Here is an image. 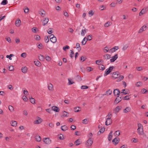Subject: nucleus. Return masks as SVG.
Wrapping results in <instances>:
<instances>
[{
    "label": "nucleus",
    "instance_id": "1",
    "mask_svg": "<svg viewBox=\"0 0 148 148\" xmlns=\"http://www.w3.org/2000/svg\"><path fill=\"white\" fill-rule=\"evenodd\" d=\"M138 133L140 135H142L143 134V126L140 123L138 124V128L137 129Z\"/></svg>",
    "mask_w": 148,
    "mask_h": 148
},
{
    "label": "nucleus",
    "instance_id": "2",
    "mask_svg": "<svg viewBox=\"0 0 148 148\" xmlns=\"http://www.w3.org/2000/svg\"><path fill=\"white\" fill-rule=\"evenodd\" d=\"M114 68L113 66H110L108 69H106L105 72V74H104V76H106L107 75L109 74L111 72H112Z\"/></svg>",
    "mask_w": 148,
    "mask_h": 148
},
{
    "label": "nucleus",
    "instance_id": "3",
    "mask_svg": "<svg viewBox=\"0 0 148 148\" xmlns=\"http://www.w3.org/2000/svg\"><path fill=\"white\" fill-rule=\"evenodd\" d=\"M93 143V140L91 138H89L87 140L86 143V146L87 147H90Z\"/></svg>",
    "mask_w": 148,
    "mask_h": 148
},
{
    "label": "nucleus",
    "instance_id": "4",
    "mask_svg": "<svg viewBox=\"0 0 148 148\" xmlns=\"http://www.w3.org/2000/svg\"><path fill=\"white\" fill-rule=\"evenodd\" d=\"M42 140L44 143L47 144H49L51 143V140L49 138H44Z\"/></svg>",
    "mask_w": 148,
    "mask_h": 148
},
{
    "label": "nucleus",
    "instance_id": "5",
    "mask_svg": "<svg viewBox=\"0 0 148 148\" xmlns=\"http://www.w3.org/2000/svg\"><path fill=\"white\" fill-rule=\"evenodd\" d=\"M119 73L118 71L114 72L112 73V77L114 79L117 78L119 76Z\"/></svg>",
    "mask_w": 148,
    "mask_h": 148
},
{
    "label": "nucleus",
    "instance_id": "6",
    "mask_svg": "<svg viewBox=\"0 0 148 148\" xmlns=\"http://www.w3.org/2000/svg\"><path fill=\"white\" fill-rule=\"evenodd\" d=\"M121 108L122 107L120 106H117L114 109V112L115 114H117L121 109Z\"/></svg>",
    "mask_w": 148,
    "mask_h": 148
},
{
    "label": "nucleus",
    "instance_id": "7",
    "mask_svg": "<svg viewBox=\"0 0 148 148\" xmlns=\"http://www.w3.org/2000/svg\"><path fill=\"white\" fill-rule=\"evenodd\" d=\"M122 98L121 97H119V96H118L114 101V104H117L119 103L122 100Z\"/></svg>",
    "mask_w": 148,
    "mask_h": 148
},
{
    "label": "nucleus",
    "instance_id": "8",
    "mask_svg": "<svg viewBox=\"0 0 148 148\" xmlns=\"http://www.w3.org/2000/svg\"><path fill=\"white\" fill-rule=\"evenodd\" d=\"M42 120L40 117H38L37 120L34 121V123L35 124H39L41 123Z\"/></svg>",
    "mask_w": 148,
    "mask_h": 148
},
{
    "label": "nucleus",
    "instance_id": "9",
    "mask_svg": "<svg viewBox=\"0 0 148 148\" xmlns=\"http://www.w3.org/2000/svg\"><path fill=\"white\" fill-rule=\"evenodd\" d=\"M112 123V120L109 118H106L105 125L107 126L110 125Z\"/></svg>",
    "mask_w": 148,
    "mask_h": 148
},
{
    "label": "nucleus",
    "instance_id": "10",
    "mask_svg": "<svg viewBox=\"0 0 148 148\" xmlns=\"http://www.w3.org/2000/svg\"><path fill=\"white\" fill-rule=\"evenodd\" d=\"M118 55L116 54L114 56H112V58L110 60L111 62H113L115 61L118 58Z\"/></svg>",
    "mask_w": 148,
    "mask_h": 148
},
{
    "label": "nucleus",
    "instance_id": "11",
    "mask_svg": "<svg viewBox=\"0 0 148 148\" xmlns=\"http://www.w3.org/2000/svg\"><path fill=\"white\" fill-rule=\"evenodd\" d=\"M113 93L115 96L119 95L120 92L118 89H114L113 91Z\"/></svg>",
    "mask_w": 148,
    "mask_h": 148
},
{
    "label": "nucleus",
    "instance_id": "12",
    "mask_svg": "<svg viewBox=\"0 0 148 148\" xmlns=\"http://www.w3.org/2000/svg\"><path fill=\"white\" fill-rule=\"evenodd\" d=\"M103 59L106 60L109 59L111 58V56L108 54L103 55Z\"/></svg>",
    "mask_w": 148,
    "mask_h": 148
},
{
    "label": "nucleus",
    "instance_id": "13",
    "mask_svg": "<svg viewBox=\"0 0 148 148\" xmlns=\"http://www.w3.org/2000/svg\"><path fill=\"white\" fill-rule=\"evenodd\" d=\"M131 110V108L129 107H127L123 110V112L124 113H127L130 112Z\"/></svg>",
    "mask_w": 148,
    "mask_h": 148
},
{
    "label": "nucleus",
    "instance_id": "14",
    "mask_svg": "<svg viewBox=\"0 0 148 148\" xmlns=\"http://www.w3.org/2000/svg\"><path fill=\"white\" fill-rule=\"evenodd\" d=\"M87 30L84 27H83V29L82 30L81 32V34L82 36H84L86 32V31Z\"/></svg>",
    "mask_w": 148,
    "mask_h": 148
},
{
    "label": "nucleus",
    "instance_id": "15",
    "mask_svg": "<svg viewBox=\"0 0 148 148\" xmlns=\"http://www.w3.org/2000/svg\"><path fill=\"white\" fill-rule=\"evenodd\" d=\"M51 109L52 110L56 112H58L59 111V110L58 107L56 106H53L51 107Z\"/></svg>",
    "mask_w": 148,
    "mask_h": 148
},
{
    "label": "nucleus",
    "instance_id": "16",
    "mask_svg": "<svg viewBox=\"0 0 148 148\" xmlns=\"http://www.w3.org/2000/svg\"><path fill=\"white\" fill-rule=\"evenodd\" d=\"M28 70L26 66H23L21 68L22 72L24 73H25L27 72Z\"/></svg>",
    "mask_w": 148,
    "mask_h": 148
},
{
    "label": "nucleus",
    "instance_id": "17",
    "mask_svg": "<svg viewBox=\"0 0 148 148\" xmlns=\"http://www.w3.org/2000/svg\"><path fill=\"white\" fill-rule=\"evenodd\" d=\"M119 49L118 46H115L110 49V51L112 53L114 52Z\"/></svg>",
    "mask_w": 148,
    "mask_h": 148
},
{
    "label": "nucleus",
    "instance_id": "18",
    "mask_svg": "<svg viewBox=\"0 0 148 148\" xmlns=\"http://www.w3.org/2000/svg\"><path fill=\"white\" fill-rule=\"evenodd\" d=\"M146 28H147V26H145V25H143V26H142V27H141V28L139 30L138 32L139 33H141L144 30V28L145 29V30H146Z\"/></svg>",
    "mask_w": 148,
    "mask_h": 148
},
{
    "label": "nucleus",
    "instance_id": "19",
    "mask_svg": "<svg viewBox=\"0 0 148 148\" xmlns=\"http://www.w3.org/2000/svg\"><path fill=\"white\" fill-rule=\"evenodd\" d=\"M119 141V139L116 138H114L112 141V142L114 143L115 145H117Z\"/></svg>",
    "mask_w": 148,
    "mask_h": 148
},
{
    "label": "nucleus",
    "instance_id": "20",
    "mask_svg": "<svg viewBox=\"0 0 148 148\" xmlns=\"http://www.w3.org/2000/svg\"><path fill=\"white\" fill-rule=\"evenodd\" d=\"M112 133L113 131H111L108 135V139L109 141H110L112 138Z\"/></svg>",
    "mask_w": 148,
    "mask_h": 148
},
{
    "label": "nucleus",
    "instance_id": "21",
    "mask_svg": "<svg viewBox=\"0 0 148 148\" xmlns=\"http://www.w3.org/2000/svg\"><path fill=\"white\" fill-rule=\"evenodd\" d=\"M61 129L62 131H65L68 129V127L64 125L62 126Z\"/></svg>",
    "mask_w": 148,
    "mask_h": 148
},
{
    "label": "nucleus",
    "instance_id": "22",
    "mask_svg": "<svg viewBox=\"0 0 148 148\" xmlns=\"http://www.w3.org/2000/svg\"><path fill=\"white\" fill-rule=\"evenodd\" d=\"M49 21V19L47 18H45L44 20L42 22V25L43 26L45 25Z\"/></svg>",
    "mask_w": 148,
    "mask_h": 148
},
{
    "label": "nucleus",
    "instance_id": "23",
    "mask_svg": "<svg viewBox=\"0 0 148 148\" xmlns=\"http://www.w3.org/2000/svg\"><path fill=\"white\" fill-rule=\"evenodd\" d=\"M53 86L51 83H50L48 85V89L51 91H52L53 90Z\"/></svg>",
    "mask_w": 148,
    "mask_h": 148
},
{
    "label": "nucleus",
    "instance_id": "24",
    "mask_svg": "<svg viewBox=\"0 0 148 148\" xmlns=\"http://www.w3.org/2000/svg\"><path fill=\"white\" fill-rule=\"evenodd\" d=\"M81 143V141L79 139H77L75 141L74 143V144L76 146H78Z\"/></svg>",
    "mask_w": 148,
    "mask_h": 148
},
{
    "label": "nucleus",
    "instance_id": "25",
    "mask_svg": "<svg viewBox=\"0 0 148 148\" xmlns=\"http://www.w3.org/2000/svg\"><path fill=\"white\" fill-rule=\"evenodd\" d=\"M35 139L36 141L40 142L41 140V138L39 136L36 135L35 136Z\"/></svg>",
    "mask_w": 148,
    "mask_h": 148
},
{
    "label": "nucleus",
    "instance_id": "26",
    "mask_svg": "<svg viewBox=\"0 0 148 148\" xmlns=\"http://www.w3.org/2000/svg\"><path fill=\"white\" fill-rule=\"evenodd\" d=\"M21 21L20 19L17 20L16 21V25L17 27H19L21 24Z\"/></svg>",
    "mask_w": 148,
    "mask_h": 148
},
{
    "label": "nucleus",
    "instance_id": "27",
    "mask_svg": "<svg viewBox=\"0 0 148 148\" xmlns=\"http://www.w3.org/2000/svg\"><path fill=\"white\" fill-rule=\"evenodd\" d=\"M75 80L77 82H79L82 80L81 77L79 75H77L75 77Z\"/></svg>",
    "mask_w": 148,
    "mask_h": 148
},
{
    "label": "nucleus",
    "instance_id": "28",
    "mask_svg": "<svg viewBox=\"0 0 148 148\" xmlns=\"http://www.w3.org/2000/svg\"><path fill=\"white\" fill-rule=\"evenodd\" d=\"M79 109H81L80 107H75L74 109L75 110L74 112H78L81 110H79Z\"/></svg>",
    "mask_w": 148,
    "mask_h": 148
},
{
    "label": "nucleus",
    "instance_id": "29",
    "mask_svg": "<svg viewBox=\"0 0 148 148\" xmlns=\"http://www.w3.org/2000/svg\"><path fill=\"white\" fill-rule=\"evenodd\" d=\"M105 130V128L104 127L101 128L98 132L97 134L98 135L100 134L101 133H103Z\"/></svg>",
    "mask_w": 148,
    "mask_h": 148
},
{
    "label": "nucleus",
    "instance_id": "30",
    "mask_svg": "<svg viewBox=\"0 0 148 148\" xmlns=\"http://www.w3.org/2000/svg\"><path fill=\"white\" fill-rule=\"evenodd\" d=\"M63 115L62 116V117L63 116V117H68L69 116V113L68 112H67L65 111H64L63 112Z\"/></svg>",
    "mask_w": 148,
    "mask_h": 148
},
{
    "label": "nucleus",
    "instance_id": "31",
    "mask_svg": "<svg viewBox=\"0 0 148 148\" xmlns=\"http://www.w3.org/2000/svg\"><path fill=\"white\" fill-rule=\"evenodd\" d=\"M129 47V45L127 44L124 45L122 48V49L123 51H125Z\"/></svg>",
    "mask_w": 148,
    "mask_h": 148
},
{
    "label": "nucleus",
    "instance_id": "32",
    "mask_svg": "<svg viewBox=\"0 0 148 148\" xmlns=\"http://www.w3.org/2000/svg\"><path fill=\"white\" fill-rule=\"evenodd\" d=\"M88 119H85L82 121V123L84 124H86L88 123Z\"/></svg>",
    "mask_w": 148,
    "mask_h": 148
},
{
    "label": "nucleus",
    "instance_id": "33",
    "mask_svg": "<svg viewBox=\"0 0 148 148\" xmlns=\"http://www.w3.org/2000/svg\"><path fill=\"white\" fill-rule=\"evenodd\" d=\"M76 48L78 49V51H79L81 50V47L80 46V44L78 43H77L76 44Z\"/></svg>",
    "mask_w": 148,
    "mask_h": 148
},
{
    "label": "nucleus",
    "instance_id": "34",
    "mask_svg": "<svg viewBox=\"0 0 148 148\" xmlns=\"http://www.w3.org/2000/svg\"><path fill=\"white\" fill-rule=\"evenodd\" d=\"M44 12L45 11L43 10H42L40 11L39 14L42 16L44 17L45 16V14L44 13Z\"/></svg>",
    "mask_w": 148,
    "mask_h": 148
},
{
    "label": "nucleus",
    "instance_id": "35",
    "mask_svg": "<svg viewBox=\"0 0 148 148\" xmlns=\"http://www.w3.org/2000/svg\"><path fill=\"white\" fill-rule=\"evenodd\" d=\"M112 90L110 89H109L107 90L106 93V95H110L112 93Z\"/></svg>",
    "mask_w": 148,
    "mask_h": 148
},
{
    "label": "nucleus",
    "instance_id": "36",
    "mask_svg": "<svg viewBox=\"0 0 148 148\" xmlns=\"http://www.w3.org/2000/svg\"><path fill=\"white\" fill-rule=\"evenodd\" d=\"M50 41L53 43H55L57 41L56 38V37H53L52 38H50Z\"/></svg>",
    "mask_w": 148,
    "mask_h": 148
},
{
    "label": "nucleus",
    "instance_id": "37",
    "mask_svg": "<svg viewBox=\"0 0 148 148\" xmlns=\"http://www.w3.org/2000/svg\"><path fill=\"white\" fill-rule=\"evenodd\" d=\"M11 125L13 127H16L17 125V123L16 121H12V122Z\"/></svg>",
    "mask_w": 148,
    "mask_h": 148
},
{
    "label": "nucleus",
    "instance_id": "38",
    "mask_svg": "<svg viewBox=\"0 0 148 148\" xmlns=\"http://www.w3.org/2000/svg\"><path fill=\"white\" fill-rule=\"evenodd\" d=\"M111 24V23L110 21H108L106 23H105L104 25V26L105 27H107L110 26Z\"/></svg>",
    "mask_w": 148,
    "mask_h": 148
},
{
    "label": "nucleus",
    "instance_id": "39",
    "mask_svg": "<svg viewBox=\"0 0 148 148\" xmlns=\"http://www.w3.org/2000/svg\"><path fill=\"white\" fill-rule=\"evenodd\" d=\"M99 68L100 70H103L105 69L104 66L102 64L100 65L99 66Z\"/></svg>",
    "mask_w": 148,
    "mask_h": 148
},
{
    "label": "nucleus",
    "instance_id": "40",
    "mask_svg": "<svg viewBox=\"0 0 148 148\" xmlns=\"http://www.w3.org/2000/svg\"><path fill=\"white\" fill-rule=\"evenodd\" d=\"M8 109L11 112H12L14 110V107L10 105L9 106Z\"/></svg>",
    "mask_w": 148,
    "mask_h": 148
},
{
    "label": "nucleus",
    "instance_id": "41",
    "mask_svg": "<svg viewBox=\"0 0 148 148\" xmlns=\"http://www.w3.org/2000/svg\"><path fill=\"white\" fill-rule=\"evenodd\" d=\"M45 59L48 62L50 61L51 60V58L50 57L47 55H45Z\"/></svg>",
    "mask_w": 148,
    "mask_h": 148
},
{
    "label": "nucleus",
    "instance_id": "42",
    "mask_svg": "<svg viewBox=\"0 0 148 148\" xmlns=\"http://www.w3.org/2000/svg\"><path fill=\"white\" fill-rule=\"evenodd\" d=\"M35 39L36 40H39L40 39V36L38 35H37L35 36Z\"/></svg>",
    "mask_w": 148,
    "mask_h": 148
},
{
    "label": "nucleus",
    "instance_id": "43",
    "mask_svg": "<svg viewBox=\"0 0 148 148\" xmlns=\"http://www.w3.org/2000/svg\"><path fill=\"white\" fill-rule=\"evenodd\" d=\"M8 1L7 0H3L1 2V4L2 5H5L8 3Z\"/></svg>",
    "mask_w": 148,
    "mask_h": 148
},
{
    "label": "nucleus",
    "instance_id": "44",
    "mask_svg": "<svg viewBox=\"0 0 148 148\" xmlns=\"http://www.w3.org/2000/svg\"><path fill=\"white\" fill-rule=\"evenodd\" d=\"M34 63L35 65L38 66H40V62L38 61H34Z\"/></svg>",
    "mask_w": 148,
    "mask_h": 148
},
{
    "label": "nucleus",
    "instance_id": "45",
    "mask_svg": "<svg viewBox=\"0 0 148 148\" xmlns=\"http://www.w3.org/2000/svg\"><path fill=\"white\" fill-rule=\"evenodd\" d=\"M70 51H71V53L70 55V56L71 58H72L74 57V52L72 50H70Z\"/></svg>",
    "mask_w": 148,
    "mask_h": 148
},
{
    "label": "nucleus",
    "instance_id": "46",
    "mask_svg": "<svg viewBox=\"0 0 148 148\" xmlns=\"http://www.w3.org/2000/svg\"><path fill=\"white\" fill-rule=\"evenodd\" d=\"M39 59L40 61H43L44 60L43 56L41 55H40L39 56Z\"/></svg>",
    "mask_w": 148,
    "mask_h": 148
},
{
    "label": "nucleus",
    "instance_id": "47",
    "mask_svg": "<svg viewBox=\"0 0 148 148\" xmlns=\"http://www.w3.org/2000/svg\"><path fill=\"white\" fill-rule=\"evenodd\" d=\"M118 77V79L117 80L118 82L120 81L121 80H122L124 78L123 76L122 75H120Z\"/></svg>",
    "mask_w": 148,
    "mask_h": 148
},
{
    "label": "nucleus",
    "instance_id": "48",
    "mask_svg": "<svg viewBox=\"0 0 148 148\" xmlns=\"http://www.w3.org/2000/svg\"><path fill=\"white\" fill-rule=\"evenodd\" d=\"M92 36L91 35H89L86 38V41L88 40H92Z\"/></svg>",
    "mask_w": 148,
    "mask_h": 148
},
{
    "label": "nucleus",
    "instance_id": "49",
    "mask_svg": "<svg viewBox=\"0 0 148 148\" xmlns=\"http://www.w3.org/2000/svg\"><path fill=\"white\" fill-rule=\"evenodd\" d=\"M44 40L45 42L46 43H48L49 41V40L48 36L45 37Z\"/></svg>",
    "mask_w": 148,
    "mask_h": 148
},
{
    "label": "nucleus",
    "instance_id": "50",
    "mask_svg": "<svg viewBox=\"0 0 148 148\" xmlns=\"http://www.w3.org/2000/svg\"><path fill=\"white\" fill-rule=\"evenodd\" d=\"M68 84L69 85H71L74 83V82L71 81V80L69 79H68Z\"/></svg>",
    "mask_w": 148,
    "mask_h": 148
},
{
    "label": "nucleus",
    "instance_id": "51",
    "mask_svg": "<svg viewBox=\"0 0 148 148\" xmlns=\"http://www.w3.org/2000/svg\"><path fill=\"white\" fill-rule=\"evenodd\" d=\"M142 85V83L140 82H138L136 83V86L137 87L140 86Z\"/></svg>",
    "mask_w": 148,
    "mask_h": 148
},
{
    "label": "nucleus",
    "instance_id": "52",
    "mask_svg": "<svg viewBox=\"0 0 148 148\" xmlns=\"http://www.w3.org/2000/svg\"><path fill=\"white\" fill-rule=\"evenodd\" d=\"M52 32V28H49L47 30V32L49 34H51Z\"/></svg>",
    "mask_w": 148,
    "mask_h": 148
},
{
    "label": "nucleus",
    "instance_id": "53",
    "mask_svg": "<svg viewBox=\"0 0 148 148\" xmlns=\"http://www.w3.org/2000/svg\"><path fill=\"white\" fill-rule=\"evenodd\" d=\"M70 48L69 47V46L66 45L65 46L63 47V49L64 51H65L66 49H69Z\"/></svg>",
    "mask_w": 148,
    "mask_h": 148
},
{
    "label": "nucleus",
    "instance_id": "54",
    "mask_svg": "<svg viewBox=\"0 0 148 148\" xmlns=\"http://www.w3.org/2000/svg\"><path fill=\"white\" fill-rule=\"evenodd\" d=\"M87 71L89 72L93 70V69L92 68L90 67H88L86 68Z\"/></svg>",
    "mask_w": 148,
    "mask_h": 148
},
{
    "label": "nucleus",
    "instance_id": "55",
    "mask_svg": "<svg viewBox=\"0 0 148 148\" xmlns=\"http://www.w3.org/2000/svg\"><path fill=\"white\" fill-rule=\"evenodd\" d=\"M37 46L38 48L40 49H42V48L43 47L42 44L41 43H40L37 45Z\"/></svg>",
    "mask_w": 148,
    "mask_h": 148
},
{
    "label": "nucleus",
    "instance_id": "56",
    "mask_svg": "<svg viewBox=\"0 0 148 148\" xmlns=\"http://www.w3.org/2000/svg\"><path fill=\"white\" fill-rule=\"evenodd\" d=\"M141 11L143 13V14H144L146 12L147 9L146 8H143Z\"/></svg>",
    "mask_w": 148,
    "mask_h": 148
},
{
    "label": "nucleus",
    "instance_id": "57",
    "mask_svg": "<svg viewBox=\"0 0 148 148\" xmlns=\"http://www.w3.org/2000/svg\"><path fill=\"white\" fill-rule=\"evenodd\" d=\"M115 136H119L120 134V133L119 132V131H117L115 132V133L114 134Z\"/></svg>",
    "mask_w": 148,
    "mask_h": 148
},
{
    "label": "nucleus",
    "instance_id": "58",
    "mask_svg": "<svg viewBox=\"0 0 148 148\" xmlns=\"http://www.w3.org/2000/svg\"><path fill=\"white\" fill-rule=\"evenodd\" d=\"M26 53H23L21 54V56L23 58H25L26 57Z\"/></svg>",
    "mask_w": 148,
    "mask_h": 148
},
{
    "label": "nucleus",
    "instance_id": "59",
    "mask_svg": "<svg viewBox=\"0 0 148 148\" xmlns=\"http://www.w3.org/2000/svg\"><path fill=\"white\" fill-rule=\"evenodd\" d=\"M130 98L129 97V96L127 95L123 97V99L124 100H129L130 99Z\"/></svg>",
    "mask_w": 148,
    "mask_h": 148
},
{
    "label": "nucleus",
    "instance_id": "60",
    "mask_svg": "<svg viewBox=\"0 0 148 148\" xmlns=\"http://www.w3.org/2000/svg\"><path fill=\"white\" fill-rule=\"evenodd\" d=\"M86 59V58L82 56L80 58V61L82 62H84Z\"/></svg>",
    "mask_w": 148,
    "mask_h": 148
},
{
    "label": "nucleus",
    "instance_id": "61",
    "mask_svg": "<svg viewBox=\"0 0 148 148\" xmlns=\"http://www.w3.org/2000/svg\"><path fill=\"white\" fill-rule=\"evenodd\" d=\"M35 99L32 98H31L30 99V101L31 103L33 104H34L35 103Z\"/></svg>",
    "mask_w": 148,
    "mask_h": 148
},
{
    "label": "nucleus",
    "instance_id": "62",
    "mask_svg": "<svg viewBox=\"0 0 148 148\" xmlns=\"http://www.w3.org/2000/svg\"><path fill=\"white\" fill-rule=\"evenodd\" d=\"M88 88V87L87 86H82L81 87V88L82 89H86Z\"/></svg>",
    "mask_w": 148,
    "mask_h": 148
},
{
    "label": "nucleus",
    "instance_id": "63",
    "mask_svg": "<svg viewBox=\"0 0 148 148\" xmlns=\"http://www.w3.org/2000/svg\"><path fill=\"white\" fill-rule=\"evenodd\" d=\"M112 116V114L110 113H109L108 115L106 116V118H109L110 119Z\"/></svg>",
    "mask_w": 148,
    "mask_h": 148
},
{
    "label": "nucleus",
    "instance_id": "64",
    "mask_svg": "<svg viewBox=\"0 0 148 148\" xmlns=\"http://www.w3.org/2000/svg\"><path fill=\"white\" fill-rule=\"evenodd\" d=\"M147 92V90H146L145 88L141 90V92L143 94L145 93L146 92Z\"/></svg>",
    "mask_w": 148,
    "mask_h": 148
}]
</instances>
